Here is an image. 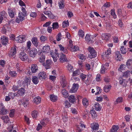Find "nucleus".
I'll use <instances>...</instances> for the list:
<instances>
[{
  "mask_svg": "<svg viewBox=\"0 0 132 132\" xmlns=\"http://www.w3.org/2000/svg\"><path fill=\"white\" fill-rule=\"evenodd\" d=\"M52 61L51 60H46V63L44 64V65L45 68L47 69L50 68L51 66V64H52Z\"/></svg>",
  "mask_w": 132,
  "mask_h": 132,
  "instance_id": "8",
  "label": "nucleus"
},
{
  "mask_svg": "<svg viewBox=\"0 0 132 132\" xmlns=\"http://www.w3.org/2000/svg\"><path fill=\"white\" fill-rule=\"evenodd\" d=\"M32 81L33 83L36 85L39 82L38 78L36 76H34L32 77Z\"/></svg>",
  "mask_w": 132,
  "mask_h": 132,
  "instance_id": "32",
  "label": "nucleus"
},
{
  "mask_svg": "<svg viewBox=\"0 0 132 132\" xmlns=\"http://www.w3.org/2000/svg\"><path fill=\"white\" fill-rule=\"evenodd\" d=\"M1 119L4 121V122L6 123L9 120L8 117L7 116H2L1 117Z\"/></svg>",
  "mask_w": 132,
  "mask_h": 132,
  "instance_id": "33",
  "label": "nucleus"
},
{
  "mask_svg": "<svg viewBox=\"0 0 132 132\" xmlns=\"http://www.w3.org/2000/svg\"><path fill=\"white\" fill-rule=\"evenodd\" d=\"M15 40L18 42L22 43L25 40V36L24 35H19L16 38Z\"/></svg>",
  "mask_w": 132,
  "mask_h": 132,
  "instance_id": "7",
  "label": "nucleus"
},
{
  "mask_svg": "<svg viewBox=\"0 0 132 132\" xmlns=\"http://www.w3.org/2000/svg\"><path fill=\"white\" fill-rule=\"evenodd\" d=\"M111 15H112L113 17V18L115 19L117 17V16L114 10V9L112 10L111 11Z\"/></svg>",
  "mask_w": 132,
  "mask_h": 132,
  "instance_id": "64",
  "label": "nucleus"
},
{
  "mask_svg": "<svg viewBox=\"0 0 132 132\" xmlns=\"http://www.w3.org/2000/svg\"><path fill=\"white\" fill-rule=\"evenodd\" d=\"M60 61L61 63L63 62L64 61H67L68 60L65 55L62 53L60 54Z\"/></svg>",
  "mask_w": 132,
  "mask_h": 132,
  "instance_id": "15",
  "label": "nucleus"
},
{
  "mask_svg": "<svg viewBox=\"0 0 132 132\" xmlns=\"http://www.w3.org/2000/svg\"><path fill=\"white\" fill-rule=\"evenodd\" d=\"M1 39L2 40L1 43L3 45H5L7 43L8 39L7 37L2 36Z\"/></svg>",
  "mask_w": 132,
  "mask_h": 132,
  "instance_id": "19",
  "label": "nucleus"
},
{
  "mask_svg": "<svg viewBox=\"0 0 132 132\" xmlns=\"http://www.w3.org/2000/svg\"><path fill=\"white\" fill-rule=\"evenodd\" d=\"M38 76L39 78H42L43 79H44L47 77L46 73L44 72L39 73Z\"/></svg>",
  "mask_w": 132,
  "mask_h": 132,
  "instance_id": "27",
  "label": "nucleus"
},
{
  "mask_svg": "<svg viewBox=\"0 0 132 132\" xmlns=\"http://www.w3.org/2000/svg\"><path fill=\"white\" fill-rule=\"evenodd\" d=\"M59 46L60 51H61V52L66 53H67V49L65 47L61 45H59Z\"/></svg>",
  "mask_w": 132,
  "mask_h": 132,
  "instance_id": "24",
  "label": "nucleus"
},
{
  "mask_svg": "<svg viewBox=\"0 0 132 132\" xmlns=\"http://www.w3.org/2000/svg\"><path fill=\"white\" fill-rule=\"evenodd\" d=\"M9 73L12 77H15L17 74L16 72L14 71H10Z\"/></svg>",
  "mask_w": 132,
  "mask_h": 132,
  "instance_id": "60",
  "label": "nucleus"
},
{
  "mask_svg": "<svg viewBox=\"0 0 132 132\" xmlns=\"http://www.w3.org/2000/svg\"><path fill=\"white\" fill-rule=\"evenodd\" d=\"M69 23L68 20L64 21L62 23V26L63 28H65L69 26Z\"/></svg>",
  "mask_w": 132,
  "mask_h": 132,
  "instance_id": "41",
  "label": "nucleus"
},
{
  "mask_svg": "<svg viewBox=\"0 0 132 132\" xmlns=\"http://www.w3.org/2000/svg\"><path fill=\"white\" fill-rule=\"evenodd\" d=\"M52 26L53 29H55L57 28L58 23L57 22H55L53 23Z\"/></svg>",
  "mask_w": 132,
  "mask_h": 132,
  "instance_id": "57",
  "label": "nucleus"
},
{
  "mask_svg": "<svg viewBox=\"0 0 132 132\" xmlns=\"http://www.w3.org/2000/svg\"><path fill=\"white\" fill-rule=\"evenodd\" d=\"M50 100L52 102L56 101L57 100V96L53 94L50 95Z\"/></svg>",
  "mask_w": 132,
  "mask_h": 132,
  "instance_id": "30",
  "label": "nucleus"
},
{
  "mask_svg": "<svg viewBox=\"0 0 132 132\" xmlns=\"http://www.w3.org/2000/svg\"><path fill=\"white\" fill-rule=\"evenodd\" d=\"M117 79L119 80V83L120 85L123 87H126L127 84L128 83H129L130 84L132 83V79L130 78H129L128 79V80H127L120 77H119Z\"/></svg>",
  "mask_w": 132,
  "mask_h": 132,
  "instance_id": "1",
  "label": "nucleus"
},
{
  "mask_svg": "<svg viewBox=\"0 0 132 132\" xmlns=\"http://www.w3.org/2000/svg\"><path fill=\"white\" fill-rule=\"evenodd\" d=\"M96 90L97 92L95 93V94L96 95H97L100 94L101 92L102 89L99 87L98 86L96 87Z\"/></svg>",
  "mask_w": 132,
  "mask_h": 132,
  "instance_id": "52",
  "label": "nucleus"
},
{
  "mask_svg": "<svg viewBox=\"0 0 132 132\" xmlns=\"http://www.w3.org/2000/svg\"><path fill=\"white\" fill-rule=\"evenodd\" d=\"M111 87L110 85L105 86L104 87V90L106 93H108L110 90Z\"/></svg>",
  "mask_w": 132,
  "mask_h": 132,
  "instance_id": "34",
  "label": "nucleus"
},
{
  "mask_svg": "<svg viewBox=\"0 0 132 132\" xmlns=\"http://www.w3.org/2000/svg\"><path fill=\"white\" fill-rule=\"evenodd\" d=\"M90 127L93 130H97L99 127V125L96 122H94L90 124Z\"/></svg>",
  "mask_w": 132,
  "mask_h": 132,
  "instance_id": "14",
  "label": "nucleus"
},
{
  "mask_svg": "<svg viewBox=\"0 0 132 132\" xmlns=\"http://www.w3.org/2000/svg\"><path fill=\"white\" fill-rule=\"evenodd\" d=\"M80 76L81 79L83 81L85 80V79H86V77H87L86 75L82 73L80 75Z\"/></svg>",
  "mask_w": 132,
  "mask_h": 132,
  "instance_id": "62",
  "label": "nucleus"
},
{
  "mask_svg": "<svg viewBox=\"0 0 132 132\" xmlns=\"http://www.w3.org/2000/svg\"><path fill=\"white\" fill-rule=\"evenodd\" d=\"M126 65L129 69L132 68V59H129L127 60L126 63Z\"/></svg>",
  "mask_w": 132,
  "mask_h": 132,
  "instance_id": "18",
  "label": "nucleus"
},
{
  "mask_svg": "<svg viewBox=\"0 0 132 132\" xmlns=\"http://www.w3.org/2000/svg\"><path fill=\"white\" fill-rule=\"evenodd\" d=\"M32 44L35 46H37L38 44V41L36 37H33L31 40Z\"/></svg>",
  "mask_w": 132,
  "mask_h": 132,
  "instance_id": "21",
  "label": "nucleus"
},
{
  "mask_svg": "<svg viewBox=\"0 0 132 132\" xmlns=\"http://www.w3.org/2000/svg\"><path fill=\"white\" fill-rule=\"evenodd\" d=\"M130 73L131 72L127 70L123 73L122 76L123 77L127 78L129 76Z\"/></svg>",
  "mask_w": 132,
  "mask_h": 132,
  "instance_id": "23",
  "label": "nucleus"
},
{
  "mask_svg": "<svg viewBox=\"0 0 132 132\" xmlns=\"http://www.w3.org/2000/svg\"><path fill=\"white\" fill-rule=\"evenodd\" d=\"M31 70L32 73H35L38 70V67L36 64H32L31 68Z\"/></svg>",
  "mask_w": 132,
  "mask_h": 132,
  "instance_id": "13",
  "label": "nucleus"
},
{
  "mask_svg": "<svg viewBox=\"0 0 132 132\" xmlns=\"http://www.w3.org/2000/svg\"><path fill=\"white\" fill-rule=\"evenodd\" d=\"M37 51L36 49L34 48L30 51L29 55L32 57H35L37 53Z\"/></svg>",
  "mask_w": 132,
  "mask_h": 132,
  "instance_id": "10",
  "label": "nucleus"
},
{
  "mask_svg": "<svg viewBox=\"0 0 132 132\" xmlns=\"http://www.w3.org/2000/svg\"><path fill=\"white\" fill-rule=\"evenodd\" d=\"M101 107L98 103H96L95 104V109L96 111L101 110Z\"/></svg>",
  "mask_w": 132,
  "mask_h": 132,
  "instance_id": "37",
  "label": "nucleus"
},
{
  "mask_svg": "<svg viewBox=\"0 0 132 132\" xmlns=\"http://www.w3.org/2000/svg\"><path fill=\"white\" fill-rule=\"evenodd\" d=\"M123 101V98L121 97H119L116 99V101L115 102V104H117L119 103H121Z\"/></svg>",
  "mask_w": 132,
  "mask_h": 132,
  "instance_id": "36",
  "label": "nucleus"
},
{
  "mask_svg": "<svg viewBox=\"0 0 132 132\" xmlns=\"http://www.w3.org/2000/svg\"><path fill=\"white\" fill-rule=\"evenodd\" d=\"M79 50V47L77 46H74L70 48V50L71 51L75 52Z\"/></svg>",
  "mask_w": 132,
  "mask_h": 132,
  "instance_id": "45",
  "label": "nucleus"
},
{
  "mask_svg": "<svg viewBox=\"0 0 132 132\" xmlns=\"http://www.w3.org/2000/svg\"><path fill=\"white\" fill-rule=\"evenodd\" d=\"M79 87V85L77 84H73L71 88L70 91V92L71 93H73L76 92Z\"/></svg>",
  "mask_w": 132,
  "mask_h": 132,
  "instance_id": "6",
  "label": "nucleus"
},
{
  "mask_svg": "<svg viewBox=\"0 0 132 132\" xmlns=\"http://www.w3.org/2000/svg\"><path fill=\"white\" fill-rule=\"evenodd\" d=\"M106 68L104 67V65L102 66L100 71L101 73H104L105 71L106 70Z\"/></svg>",
  "mask_w": 132,
  "mask_h": 132,
  "instance_id": "59",
  "label": "nucleus"
},
{
  "mask_svg": "<svg viewBox=\"0 0 132 132\" xmlns=\"http://www.w3.org/2000/svg\"><path fill=\"white\" fill-rule=\"evenodd\" d=\"M41 101V98L39 96L36 97L33 100L34 102L37 104L40 103Z\"/></svg>",
  "mask_w": 132,
  "mask_h": 132,
  "instance_id": "28",
  "label": "nucleus"
},
{
  "mask_svg": "<svg viewBox=\"0 0 132 132\" xmlns=\"http://www.w3.org/2000/svg\"><path fill=\"white\" fill-rule=\"evenodd\" d=\"M67 68L70 72H72L73 71V67L70 64H68L67 66Z\"/></svg>",
  "mask_w": 132,
  "mask_h": 132,
  "instance_id": "55",
  "label": "nucleus"
},
{
  "mask_svg": "<svg viewBox=\"0 0 132 132\" xmlns=\"http://www.w3.org/2000/svg\"><path fill=\"white\" fill-rule=\"evenodd\" d=\"M16 48L15 47L12 48L10 53L9 54L10 56H13L16 53Z\"/></svg>",
  "mask_w": 132,
  "mask_h": 132,
  "instance_id": "26",
  "label": "nucleus"
},
{
  "mask_svg": "<svg viewBox=\"0 0 132 132\" xmlns=\"http://www.w3.org/2000/svg\"><path fill=\"white\" fill-rule=\"evenodd\" d=\"M78 56L80 59L82 60L83 61H84L86 59L85 56L82 54H79Z\"/></svg>",
  "mask_w": 132,
  "mask_h": 132,
  "instance_id": "49",
  "label": "nucleus"
},
{
  "mask_svg": "<svg viewBox=\"0 0 132 132\" xmlns=\"http://www.w3.org/2000/svg\"><path fill=\"white\" fill-rule=\"evenodd\" d=\"M90 36L91 35L89 34H87L86 35L85 37V39L86 41L88 42L90 41Z\"/></svg>",
  "mask_w": 132,
  "mask_h": 132,
  "instance_id": "58",
  "label": "nucleus"
},
{
  "mask_svg": "<svg viewBox=\"0 0 132 132\" xmlns=\"http://www.w3.org/2000/svg\"><path fill=\"white\" fill-rule=\"evenodd\" d=\"M61 93L63 96L65 98H67L69 96L68 92L64 89H62Z\"/></svg>",
  "mask_w": 132,
  "mask_h": 132,
  "instance_id": "17",
  "label": "nucleus"
},
{
  "mask_svg": "<svg viewBox=\"0 0 132 132\" xmlns=\"http://www.w3.org/2000/svg\"><path fill=\"white\" fill-rule=\"evenodd\" d=\"M88 50L90 53L89 56L90 58H94L96 56V52L93 48L89 47L88 48Z\"/></svg>",
  "mask_w": 132,
  "mask_h": 132,
  "instance_id": "2",
  "label": "nucleus"
},
{
  "mask_svg": "<svg viewBox=\"0 0 132 132\" xmlns=\"http://www.w3.org/2000/svg\"><path fill=\"white\" fill-rule=\"evenodd\" d=\"M57 50L55 49L54 53L52 52L51 53L50 55L52 57L54 62H56L57 60V56H58Z\"/></svg>",
  "mask_w": 132,
  "mask_h": 132,
  "instance_id": "9",
  "label": "nucleus"
},
{
  "mask_svg": "<svg viewBox=\"0 0 132 132\" xmlns=\"http://www.w3.org/2000/svg\"><path fill=\"white\" fill-rule=\"evenodd\" d=\"M80 74V72L79 70H78L73 72L72 75L73 76H77L79 75Z\"/></svg>",
  "mask_w": 132,
  "mask_h": 132,
  "instance_id": "56",
  "label": "nucleus"
},
{
  "mask_svg": "<svg viewBox=\"0 0 132 132\" xmlns=\"http://www.w3.org/2000/svg\"><path fill=\"white\" fill-rule=\"evenodd\" d=\"M78 35L79 37L83 38L84 36V32L82 30L80 29L78 32Z\"/></svg>",
  "mask_w": 132,
  "mask_h": 132,
  "instance_id": "39",
  "label": "nucleus"
},
{
  "mask_svg": "<svg viewBox=\"0 0 132 132\" xmlns=\"http://www.w3.org/2000/svg\"><path fill=\"white\" fill-rule=\"evenodd\" d=\"M82 102L84 106L85 107H86L88 105L89 100L87 99L86 98H84L82 100Z\"/></svg>",
  "mask_w": 132,
  "mask_h": 132,
  "instance_id": "20",
  "label": "nucleus"
},
{
  "mask_svg": "<svg viewBox=\"0 0 132 132\" xmlns=\"http://www.w3.org/2000/svg\"><path fill=\"white\" fill-rule=\"evenodd\" d=\"M38 113V112L36 111H34L32 112L31 115L34 118H36L37 117Z\"/></svg>",
  "mask_w": 132,
  "mask_h": 132,
  "instance_id": "47",
  "label": "nucleus"
},
{
  "mask_svg": "<svg viewBox=\"0 0 132 132\" xmlns=\"http://www.w3.org/2000/svg\"><path fill=\"white\" fill-rule=\"evenodd\" d=\"M43 51L45 53L49 52L50 51V47L49 46H45L43 47Z\"/></svg>",
  "mask_w": 132,
  "mask_h": 132,
  "instance_id": "25",
  "label": "nucleus"
},
{
  "mask_svg": "<svg viewBox=\"0 0 132 132\" xmlns=\"http://www.w3.org/2000/svg\"><path fill=\"white\" fill-rule=\"evenodd\" d=\"M111 36V34H102L101 37L102 40L108 41L110 38Z\"/></svg>",
  "mask_w": 132,
  "mask_h": 132,
  "instance_id": "5",
  "label": "nucleus"
},
{
  "mask_svg": "<svg viewBox=\"0 0 132 132\" xmlns=\"http://www.w3.org/2000/svg\"><path fill=\"white\" fill-rule=\"evenodd\" d=\"M65 6L64 3V2L60 1L59 4V7L60 9H61L64 8Z\"/></svg>",
  "mask_w": 132,
  "mask_h": 132,
  "instance_id": "53",
  "label": "nucleus"
},
{
  "mask_svg": "<svg viewBox=\"0 0 132 132\" xmlns=\"http://www.w3.org/2000/svg\"><path fill=\"white\" fill-rule=\"evenodd\" d=\"M45 56L44 55H42L41 56L39 59V61L40 62H44L45 60Z\"/></svg>",
  "mask_w": 132,
  "mask_h": 132,
  "instance_id": "50",
  "label": "nucleus"
},
{
  "mask_svg": "<svg viewBox=\"0 0 132 132\" xmlns=\"http://www.w3.org/2000/svg\"><path fill=\"white\" fill-rule=\"evenodd\" d=\"M60 83L63 87H65L66 84V82L65 81V78L64 75H62L60 77Z\"/></svg>",
  "mask_w": 132,
  "mask_h": 132,
  "instance_id": "11",
  "label": "nucleus"
},
{
  "mask_svg": "<svg viewBox=\"0 0 132 132\" xmlns=\"http://www.w3.org/2000/svg\"><path fill=\"white\" fill-rule=\"evenodd\" d=\"M116 59L117 61H120L122 59L121 54L120 51H117L116 52Z\"/></svg>",
  "mask_w": 132,
  "mask_h": 132,
  "instance_id": "12",
  "label": "nucleus"
},
{
  "mask_svg": "<svg viewBox=\"0 0 132 132\" xmlns=\"http://www.w3.org/2000/svg\"><path fill=\"white\" fill-rule=\"evenodd\" d=\"M75 98L73 95H71L69 96L68 98L70 102L73 103L75 101Z\"/></svg>",
  "mask_w": 132,
  "mask_h": 132,
  "instance_id": "35",
  "label": "nucleus"
},
{
  "mask_svg": "<svg viewBox=\"0 0 132 132\" xmlns=\"http://www.w3.org/2000/svg\"><path fill=\"white\" fill-rule=\"evenodd\" d=\"M64 105L66 108H69L71 106L70 103L67 100H66L65 101Z\"/></svg>",
  "mask_w": 132,
  "mask_h": 132,
  "instance_id": "48",
  "label": "nucleus"
},
{
  "mask_svg": "<svg viewBox=\"0 0 132 132\" xmlns=\"http://www.w3.org/2000/svg\"><path fill=\"white\" fill-rule=\"evenodd\" d=\"M25 16H24L23 15H22V13H19L18 14V18H19V19L20 21H22L24 19V17Z\"/></svg>",
  "mask_w": 132,
  "mask_h": 132,
  "instance_id": "43",
  "label": "nucleus"
},
{
  "mask_svg": "<svg viewBox=\"0 0 132 132\" xmlns=\"http://www.w3.org/2000/svg\"><path fill=\"white\" fill-rule=\"evenodd\" d=\"M49 38L50 41L51 42V43H53L55 44H56L55 40L54 39V38L52 36H50L49 37Z\"/></svg>",
  "mask_w": 132,
  "mask_h": 132,
  "instance_id": "63",
  "label": "nucleus"
},
{
  "mask_svg": "<svg viewBox=\"0 0 132 132\" xmlns=\"http://www.w3.org/2000/svg\"><path fill=\"white\" fill-rule=\"evenodd\" d=\"M31 78L30 77H26L25 78V80L23 81V82L26 83L27 85H29L30 84V82Z\"/></svg>",
  "mask_w": 132,
  "mask_h": 132,
  "instance_id": "29",
  "label": "nucleus"
},
{
  "mask_svg": "<svg viewBox=\"0 0 132 132\" xmlns=\"http://www.w3.org/2000/svg\"><path fill=\"white\" fill-rule=\"evenodd\" d=\"M40 39L41 42L43 43L47 40V38L45 36L42 35L40 37Z\"/></svg>",
  "mask_w": 132,
  "mask_h": 132,
  "instance_id": "44",
  "label": "nucleus"
},
{
  "mask_svg": "<svg viewBox=\"0 0 132 132\" xmlns=\"http://www.w3.org/2000/svg\"><path fill=\"white\" fill-rule=\"evenodd\" d=\"M8 13L10 16L12 18L14 16V12L10 9H8Z\"/></svg>",
  "mask_w": 132,
  "mask_h": 132,
  "instance_id": "40",
  "label": "nucleus"
},
{
  "mask_svg": "<svg viewBox=\"0 0 132 132\" xmlns=\"http://www.w3.org/2000/svg\"><path fill=\"white\" fill-rule=\"evenodd\" d=\"M126 66L125 65L122 64L120 66L119 68L118 69L119 71L122 72L123 70H124L126 69Z\"/></svg>",
  "mask_w": 132,
  "mask_h": 132,
  "instance_id": "31",
  "label": "nucleus"
},
{
  "mask_svg": "<svg viewBox=\"0 0 132 132\" xmlns=\"http://www.w3.org/2000/svg\"><path fill=\"white\" fill-rule=\"evenodd\" d=\"M71 112L73 114H77L78 113V111L75 108H71Z\"/></svg>",
  "mask_w": 132,
  "mask_h": 132,
  "instance_id": "54",
  "label": "nucleus"
},
{
  "mask_svg": "<svg viewBox=\"0 0 132 132\" xmlns=\"http://www.w3.org/2000/svg\"><path fill=\"white\" fill-rule=\"evenodd\" d=\"M96 81L99 82L101 81L102 79H101V76L100 74H97L96 76Z\"/></svg>",
  "mask_w": 132,
  "mask_h": 132,
  "instance_id": "51",
  "label": "nucleus"
},
{
  "mask_svg": "<svg viewBox=\"0 0 132 132\" xmlns=\"http://www.w3.org/2000/svg\"><path fill=\"white\" fill-rule=\"evenodd\" d=\"M26 90L23 88H21L19 89L18 91V93L20 96L24 95L25 93Z\"/></svg>",
  "mask_w": 132,
  "mask_h": 132,
  "instance_id": "22",
  "label": "nucleus"
},
{
  "mask_svg": "<svg viewBox=\"0 0 132 132\" xmlns=\"http://www.w3.org/2000/svg\"><path fill=\"white\" fill-rule=\"evenodd\" d=\"M19 57L22 61H27L28 58V55L25 52H21L19 55Z\"/></svg>",
  "mask_w": 132,
  "mask_h": 132,
  "instance_id": "3",
  "label": "nucleus"
},
{
  "mask_svg": "<svg viewBox=\"0 0 132 132\" xmlns=\"http://www.w3.org/2000/svg\"><path fill=\"white\" fill-rule=\"evenodd\" d=\"M0 114L1 115H5L8 112V111L5 108L2 103H0Z\"/></svg>",
  "mask_w": 132,
  "mask_h": 132,
  "instance_id": "4",
  "label": "nucleus"
},
{
  "mask_svg": "<svg viewBox=\"0 0 132 132\" xmlns=\"http://www.w3.org/2000/svg\"><path fill=\"white\" fill-rule=\"evenodd\" d=\"M109 57V56L108 55L105 53L104 54L102 55V58L103 59H104L105 60H107Z\"/></svg>",
  "mask_w": 132,
  "mask_h": 132,
  "instance_id": "61",
  "label": "nucleus"
},
{
  "mask_svg": "<svg viewBox=\"0 0 132 132\" xmlns=\"http://www.w3.org/2000/svg\"><path fill=\"white\" fill-rule=\"evenodd\" d=\"M120 50L121 53L122 54H125L127 52V49L126 48L124 47L123 46L121 47Z\"/></svg>",
  "mask_w": 132,
  "mask_h": 132,
  "instance_id": "42",
  "label": "nucleus"
},
{
  "mask_svg": "<svg viewBox=\"0 0 132 132\" xmlns=\"http://www.w3.org/2000/svg\"><path fill=\"white\" fill-rule=\"evenodd\" d=\"M63 120L64 122H65L68 121V118L67 117V114L66 113H64L62 114Z\"/></svg>",
  "mask_w": 132,
  "mask_h": 132,
  "instance_id": "46",
  "label": "nucleus"
},
{
  "mask_svg": "<svg viewBox=\"0 0 132 132\" xmlns=\"http://www.w3.org/2000/svg\"><path fill=\"white\" fill-rule=\"evenodd\" d=\"M119 128L118 125H114L112 127L110 130V132H117V131Z\"/></svg>",
  "mask_w": 132,
  "mask_h": 132,
  "instance_id": "16",
  "label": "nucleus"
},
{
  "mask_svg": "<svg viewBox=\"0 0 132 132\" xmlns=\"http://www.w3.org/2000/svg\"><path fill=\"white\" fill-rule=\"evenodd\" d=\"M90 113L93 118H95L97 116L96 113L93 109H92L90 111Z\"/></svg>",
  "mask_w": 132,
  "mask_h": 132,
  "instance_id": "38",
  "label": "nucleus"
}]
</instances>
